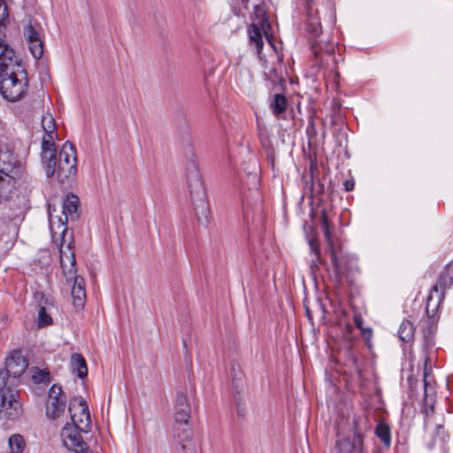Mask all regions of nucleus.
I'll return each instance as SVG.
<instances>
[{"mask_svg":"<svg viewBox=\"0 0 453 453\" xmlns=\"http://www.w3.org/2000/svg\"><path fill=\"white\" fill-rule=\"evenodd\" d=\"M23 166L12 152L2 154L0 162V201L7 200L15 189L16 181L22 176Z\"/></svg>","mask_w":453,"mask_h":453,"instance_id":"obj_1","label":"nucleus"},{"mask_svg":"<svg viewBox=\"0 0 453 453\" xmlns=\"http://www.w3.org/2000/svg\"><path fill=\"white\" fill-rule=\"evenodd\" d=\"M187 180L196 219L200 224L206 226L209 223V203L196 165H193V168L187 174Z\"/></svg>","mask_w":453,"mask_h":453,"instance_id":"obj_2","label":"nucleus"},{"mask_svg":"<svg viewBox=\"0 0 453 453\" xmlns=\"http://www.w3.org/2000/svg\"><path fill=\"white\" fill-rule=\"evenodd\" d=\"M27 72L25 68L12 71L7 75H0V92L10 102L21 99L27 89Z\"/></svg>","mask_w":453,"mask_h":453,"instance_id":"obj_3","label":"nucleus"},{"mask_svg":"<svg viewBox=\"0 0 453 453\" xmlns=\"http://www.w3.org/2000/svg\"><path fill=\"white\" fill-rule=\"evenodd\" d=\"M63 244L61 243L60 254H61V267L63 270L64 276L66 281H73L72 296L73 303L76 308H83L86 302V288L85 281L81 276L76 275L75 268V257L74 254L72 253L71 257H67L70 265L69 266L65 264L63 258Z\"/></svg>","mask_w":453,"mask_h":453,"instance_id":"obj_4","label":"nucleus"},{"mask_svg":"<svg viewBox=\"0 0 453 453\" xmlns=\"http://www.w3.org/2000/svg\"><path fill=\"white\" fill-rule=\"evenodd\" d=\"M6 380V372L0 370V419L13 420L22 413V406Z\"/></svg>","mask_w":453,"mask_h":453,"instance_id":"obj_5","label":"nucleus"},{"mask_svg":"<svg viewBox=\"0 0 453 453\" xmlns=\"http://www.w3.org/2000/svg\"><path fill=\"white\" fill-rule=\"evenodd\" d=\"M452 285L453 261L445 265L438 277L436 284L433 286L431 292L426 298V311L428 317H434L439 303L443 297L444 290L450 288Z\"/></svg>","mask_w":453,"mask_h":453,"instance_id":"obj_6","label":"nucleus"},{"mask_svg":"<svg viewBox=\"0 0 453 453\" xmlns=\"http://www.w3.org/2000/svg\"><path fill=\"white\" fill-rule=\"evenodd\" d=\"M80 206L79 197L73 194L68 195L62 203V213L64 217H54L52 211H54L51 206H49V218L50 225L52 234H57L55 231V225H58V228L60 230V234L64 236L67 227V220H75L78 218V210Z\"/></svg>","mask_w":453,"mask_h":453,"instance_id":"obj_7","label":"nucleus"},{"mask_svg":"<svg viewBox=\"0 0 453 453\" xmlns=\"http://www.w3.org/2000/svg\"><path fill=\"white\" fill-rule=\"evenodd\" d=\"M58 180L65 183L77 173L76 149L73 143L65 142L58 153Z\"/></svg>","mask_w":453,"mask_h":453,"instance_id":"obj_8","label":"nucleus"},{"mask_svg":"<svg viewBox=\"0 0 453 453\" xmlns=\"http://www.w3.org/2000/svg\"><path fill=\"white\" fill-rule=\"evenodd\" d=\"M79 426L76 423H67L61 432L62 441L65 447L74 453H88V448L81 435V432L85 431L81 430Z\"/></svg>","mask_w":453,"mask_h":453,"instance_id":"obj_9","label":"nucleus"},{"mask_svg":"<svg viewBox=\"0 0 453 453\" xmlns=\"http://www.w3.org/2000/svg\"><path fill=\"white\" fill-rule=\"evenodd\" d=\"M48 397L46 415L51 419H57L64 414L66 405V397L61 386L53 384L49 390Z\"/></svg>","mask_w":453,"mask_h":453,"instance_id":"obj_10","label":"nucleus"},{"mask_svg":"<svg viewBox=\"0 0 453 453\" xmlns=\"http://www.w3.org/2000/svg\"><path fill=\"white\" fill-rule=\"evenodd\" d=\"M175 453H198V445L194 439L191 426L179 427L173 433Z\"/></svg>","mask_w":453,"mask_h":453,"instance_id":"obj_11","label":"nucleus"},{"mask_svg":"<svg viewBox=\"0 0 453 453\" xmlns=\"http://www.w3.org/2000/svg\"><path fill=\"white\" fill-rule=\"evenodd\" d=\"M23 65L19 62L15 51L5 41L0 38V75H7L12 71H19Z\"/></svg>","mask_w":453,"mask_h":453,"instance_id":"obj_12","label":"nucleus"},{"mask_svg":"<svg viewBox=\"0 0 453 453\" xmlns=\"http://www.w3.org/2000/svg\"><path fill=\"white\" fill-rule=\"evenodd\" d=\"M173 410V433L179 427L191 426L189 424L190 407L187 396L182 392L176 394Z\"/></svg>","mask_w":453,"mask_h":453,"instance_id":"obj_13","label":"nucleus"},{"mask_svg":"<svg viewBox=\"0 0 453 453\" xmlns=\"http://www.w3.org/2000/svg\"><path fill=\"white\" fill-rule=\"evenodd\" d=\"M427 360H428V358L426 357V361H425V369H424V376H423L424 406H423L422 413L424 416L433 417V415L434 413L436 390H435L434 381L432 380H430V378H429V373L427 371Z\"/></svg>","mask_w":453,"mask_h":453,"instance_id":"obj_14","label":"nucleus"},{"mask_svg":"<svg viewBox=\"0 0 453 453\" xmlns=\"http://www.w3.org/2000/svg\"><path fill=\"white\" fill-rule=\"evenodd\" d=\"M424 430L426 445L429 449H433L436 444L437 438L445 443L449 435L446 434L444 427L441 424H434L432 417L424 416Z\"/></svg>","mask_w":453,"mask_h":453,"instance_id":"obj_15","label":"nucleus"},{"mask_svg":"<svg viewBox=\"0 0 453 453\" xmlns=\"http://www.w3.org/2000/svg\"><path fill=\"white\" fill-rule=\"evenodd\" d=\"M27 361L23 356L21 350H13L5 359L6 377L18 378L23 374L27 368Z\"/></svg>","mask_w":453,"mask_h":453,"instance_id":"obj_16","label":"nucleus"},{"mask_svg":"<svg viewBox=\"0 0 453 453\" xmlns=\"http://www.w3.org/2000/svg\"><path fill=\"white\" fill-rule=\"evenodd\" d=\"M336 453H365L363 449V435L359 432L354 433V439L342 438L336 441Z\"/></svg>","mask_w":453,"mask_h":453,"instance_id":"obj_17","label":"nucleus"},{"mask_svg":"<svg viewBox=\"0 0 453 453\" xmlns=\"http://www.w3.org/2000/svg\"><path fill=\"white\" fill-rule=\"evenodd\" d=\"M320 225H321V229H322L323 234H324V237H325L326 241L330 245L331 262H332V265H333V266L334 268L337 280H341L342 271H341L339 260H338L337 256H336V252L334 250V248L332 246L331 234H330V225H329V221H328V219L326 217V212H323V215H322L321 219H320Z\"/></svg>","mask_w":453,"mask_h":453,"instance_id":"obj_18","label":"nucleus"},{"mask_svg":"<svg viewBox=\"0 0 453 453\" xmlns=\"http://www.w3.org/2000/svg\"><path fill=\"white\" fill-rule=\"evenodd\" d=\"M79 406L81 413L80 417L77 418V415L75 413H73V404L72 403H70L69 411L71 415L72 423H76L77 425H80L79 428L81 430H84L87 432V429L88 428L91 422L88 407L83 400L80 401Z\"/></svg>","mask_w":453,"mask_h":453,"instance_id":"obj_19","label":"nucleus"},{"mask_svg":"<svg viewBox=\"0 0 453 453\" xmlns=\"http://www.w3.org/2000/svg\"><path fill=\"white\" fill-rule=\"evenodd\" d=\"M48 155L42 157V164L45 170L46 176L50 178L54 175L58 177V155L57 152L51 154L50 151L47 152Z\"/></svg>","mask_w":453,"mask_h":453,"instance_id":"obj_20","label":"nucleus"},{"mask_svg":"<svg viewBox=\"0 0 453 453\" xmlns=\"http://www.w3.org/2000/svg\"><path fill=\"white\" fill-rule=\"evenodd\" d=\"M374 433L386 449L391 446V429L390 426L384 420H380L376 425Z\"/></svg>","mask_w":453,"mask_h":453,"instance_id":"obj_21","label":"nucleus"},{"mask_svg":"<svg viewBox=\"0 0 453 453\" xmlns=\"http://www.w3.org/2000/svg\"><path fill=\"white\" fill-rule=\"evenodd\" d=\"M71 365L73 372H76L80 379H84L88 375V366L85 358L80 353H74L71 357Z\"/></svg>","mask_w":453,"mask_h":453,"instance_id":"obj_22","label":"nucleus"},{"mask_svg":"<svg viewBox=\"0 0 453 453\" xmlns=\"http://www.w3.org/2000/svg\"><path fill=\"white\" fill-rule=\"evenodd\" d=\"M318 14L317 9H314L311 4L307 6L308 23L311 27L310 32L315 36L321 33L320 19Z\"/></svg>","mask_w":453,"mask_h":453,"instance_id":"obj_23","label":"nucleus"},{"mask_svg":"<svg viewBox=\"0 0 453 453\" xmlns=\"http://www.w3.org/2000/svg\"><path fill=\"white\" fill-rule=\"evenodd\" d=\"M248 33L250 43L255 45L257 49V53L260 54L262 52L264 46L261 29L257 25L252 24L251 26L249 27Z\"/></svg>","mask_w":453,"mask_h":453,"instance_id":"obj_24","label":"nucleus"},{"mask_svg":"<svg viewBox=\"0 0 453 453\" xmlns=\"http://www.w3.org/2000/svg\"><path fill=\"white\" fill-rule=\"evenodd\" d=\"M414 331L412 323L409 320H403L399 326L398 336L403 342H409L414 337Z\"/></svg>","mask_w":453,"mask_h":453,"instance_id":"obj_25","label":"nucleus"},{"mask_svg":"<svg viewBox=\"0 0 453 453\" xmlns=\"http://www.w3.org/2000/svg\"><path fill=\"white\" fill-rule=\"evenodd\" d=\"M31 372L34 383L48 385L50 382V373L48 369L33 367Z\"/></svg>","mask_w":453,"mask_h":453,"instance_id":"obj_26","label":"nucleus"},{"mask_svg":"<svg viewBox=\"0 0 453 453\" xmlns=\"http://www.w3.org/2000/svg\"><path fill=\"white\" fill-rule=\"evenodd\" d=\"M288 105L287 97L280 94H275L271 103V108L274 115L278 116L283 113Z\"/></svg>","mask_w":453,"mask_h":453,"instance_id":"obj_27","label":"nucleus"},{"mask_svg":"<svg viewBox=\"0 0 453 453\" xmlns=\"http://www.w3.org/2000/svg\"><path fill=\"white\" fill-rule=\"evenodd\" d=\"M54 135L55 134H45L42 140V152L41 157L48 155V151H50L51 154L53 152H57L56 146L54 142Z\"/></svg>","mask_w":453,"mask_h":453,"instance_id":"obj_28","label":"nucleus"},{"mask_svg":"<svg viewBox=\"0 0 453 453\" xmlns=\"http://www.w3.org/2000/svg\"><path fill=\"white\" fill-rule=\"evenodd\" d=\"M24 35L27 42L41 40V27L39 25H33L31 21L24 27Z\"/></svg>","mask_w":453,"mask_h":453,"instance_id":"obj_29","label":"nucleus"},{"mask_svg":"<svg viewBox=\"0 0 453 453\" xmlns=\"http://www.w3.org/2000/svg\"><path fill=\"white\" fill-rule=\"evenodd\" d=\"M37 324L39 327L48 326L52 324V318L46 306H40L38 311Z\"/></svg>","mask_w":453,"mask_h":453,"instance_id":"obj_30","label":"nucleus"},{"mask_svg":"<svg viewBox=\"0 0 453 453\" xmlns=\"http://www.w3.org/2000/svg\"><path fill=\"white\" fill-rule=\"evenodd\" d=\"M9 445L12 453H20L25 447V441L20 434H13L9 439Z\"/></svg>","mask_w":453,"mask_h":453,"instance_id":"obj_31","label":"nucleus"},{"mask_svg":"<svg viewBox=\"0 0 453 453\" xmlns=\"http://www.w3.org/2000/svg\"><path fill=\"white\" fill-rule=\"evenodd\" d=\"M28 49L35 59H39L43 55V42L41 40L27 42Z\"/></svg>","mask_w":453,"mask_h":453,"instance_id":"obj_32","label":"nucleus"},{"mask_svg":"<svg viewBox=\"0 0 453 453\" xmlns=\"http://www.w3.org/2000/svg\"><path fill=\"white\" fill-rule=\"evenodd\" d=\"M353 319H354V323H355L356 326L361 331L363 337L366 341H369L370 338L372 337V329L370 327L363 326L364 320H363L361 314L356 312L353 317Z\"/></svg>","mask_w":453,"mask_h":453,"instance_id":"obj_33","label":"nucleus"},{"mask_svg":"<svg viewBox=\"0 0 453 453\" xmlns=\"http://www.w3.org/2000/svg\"><path fill=\"white\" fill-rule=\"evenodd\" d=\"M42 126L45 134H55L56 122L50 114L42 116Z\"/></svg>","mask_w":453,"mask_h":453,"instance_id":"obj_34","label":"nucleus"},{"mask_svg":"<svg viewBox=\"0 0 453 453\" xmlns=\"http://www.w3.org/2000/svg\"><path fill=\"white\" fill-rule=\"evenodd\" d=\"M310 250L311 254L314 256L311 262L313 265L320 262V250L319 243L316 240H311L309 242Z\"/></svg>","mask_w":453,"mask_h":453,"instance_id":"obj_35","label":"nucleus"},{"mask_svg":"<svg viewBox=\"0 0 453 453\" xmlns=\"http://www.w3.org/2000/svg\"><path fill=\"white\" fill-rule=\"evenodd\" d=\"M306 134L309 139V142H311L317 136L315 123L312 119H311L308 122V125L306 127Z\"/></svg>","mask_w":453,"mask_h":453,"instance_id":"obj_36","label":"nucleus"},{"mask_svg":"<svg viewBox=\"0 0 453 453\" xmlns=\"http://www.w3.org/2000/svg\"><path fill=\"white\" fill-rule=\"evenodd\" d=\"M7 19H8L7 6L2 0H0V29L4 26V22Z\"/></svg>","mask_w":453,"mask_h":453,"instance_id":"obj_37","label":"nucleus"},{"mask_svg":"<svg viewBox=\"0 0 453 453\" xmlns=\"http://www.w3.org/2000/svg\"><path fill=\"white\" fill-rule=\"evenodd\" d=\"M355 187V182L352 180H348L344 181V188L346 191H352Z\"/></svg>","mask_w":453,"mask_h":453,"instance_id":"obj_38","label":"nucleus"},{"mask_svg":"<svg viewBox=\"0 0 453 453\" xmlns=\"http://www.w3.org/2000/svg\"><path fill=\"white\" fill-rule=\"evenodd\" d=\"M250 202L247 198L245 199H242V208H243V211H244V215L246 217H248V210H249V207H250Z\"/></svg>","mask_w":453,"mask_h":453,"instance_id":"obj_39","label":"nucleus"},{"mask_svg":"<svg viewBox=\"0 0 453 453\" xmlns=\"http://www.w3.org/2000/svg\"><path fill=\"white\" fill-rule=\"evenodd\" d=\"M265 37H266L267 41L269 42V43L272 44V42H273V35H268L266 32H265Z\"/></svg>","mask_w":453,"mask_h":453,"instance_id":"obj_40","label":"nucleus"},{"mask_svg":"<svg viewBox=\"0 0 453 453\" xmlns=\"http://www.w3.org/2000/svg\"><path fill=\"white\" fill-rule=\"evenodd\" d=\"M5 152H11V151L6 149L0 148V162L2 161V154L5 153Z\"/></svg>","mask_w":453,"mask_h":453,"instance_id":"obj_41","label":"nucleus"},{"mask_svg":"<svg viewBox=\"0 0 453 453\" xmlns=\"http://www.w3.org/2000/svg\"><path fill=\"white\" fill-rule=\"evenodd\" d=\"M351 329H352V326H351L349 324H347V325L345 326V330H346V332H350V331H351Z\"/></svg>","mask_w":453,"mask_h":453,"instance_id":"obj_42","label":"nucleus"},{"mask_svg":"<svg viewBox=\"0 0 453 453\" xmlns=\"http://www.w3.org/2000/svg\"><path fill=\"white\" fill-rule=\"evenodd\" d=\"M305 1L307 2V4H309V1H310V0H305Z\"/></svg>","mask_w":453,"mask_h":453,"instance_id":"obj_43","label":"nucleus"}]
</instances>
